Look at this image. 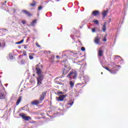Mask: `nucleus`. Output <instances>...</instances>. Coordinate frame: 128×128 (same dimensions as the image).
Masks as SVG:
<instances>
[{
	"instance_id": "6",
	"label": "nucleus",
	"mask_w": 128,
	"mask_h": 128,
	"mask_svg": "<svg viewBox=\"0 0 128 128\" xmlns=\"http://www.w3.org/2000/svg\"><path fill=\"white\" fill-rule=\"evenodd\" d=\"M46 96V92H44L40 96V102H42L44 100V96Z\"/></svg>"
},
{
	"instance_id": "54",
	"label": "nucleus",
	"mask_w": 128,
	"mask_h": 128,
	"mask_svg": "<svg viewBox=\"0 0 128 128\" xmlns=\"http://www.w3.org/2000/svg\"><path fill=\"white\" fill-rule=\"evenodd\" d=\"M80 28H82V26H80Z\"/></svg>"
},
{
	"instance_id": "16",
	"label": "nucleus",
	"mask_w": 128,
	"mask_h": 128,
	"mask_svg": "<svg viewBox=\"0 0 128 128\" xmlns=\"http://www.w3.org/2000/svg\"><path fill=\"white\" fill-rule=\"evenodd\" d=\"M106 22H105L104 23V24L102 26V30L104 32H106Z\"/></svg>"
},
{
	"instance_id": "48",
	"label": "nucleus",
	"mask_w": 128,
	"mask_h": 128,
	"mask_svg": "<svg viewBox=\"0 0 128 128\" xmlns=\"http://www.w3.org/2000/svg\"><path fill=\"white\" fill-rule=\"evenodd\" d=\"M18 48H21L20 46H18Z\"/></svg>"
},
{
	"instance_id": "2",
	"label": "nucleus",
	"mask_w": 128,
	"mask_h": 128,
	"mask_svg": "<svg viewBox=\"0 0 128 128\" xmlns=\"http://www.w3.org/2000/svg\"><path fill=\"white\" fill-rule=\"evenodd\" d=\"M114 62H118V60L120 62V64H124V59L120 57V56H114Z\"/></svg>"
},
{
	"instance_id": "43",
	"label": "nucleus",
	"mask_w": 128,
	"mask_h": 128,
	"mask_svg": "<svg viewBox=\"0 0 128 128\" xmlns=\"http://www.w3.org/2000/svg\"><path fill=\"white\" fill-rule=\"evenodd\" d=\"M116 38L114 39V44H116Z\"/></svg>"
},
{
	"instance_id": "42",
	"label": "nucleus",
	"mask_w": 128,
	"mask_h": 128,
	"mask_svg": "<svg viewBox=\"0 0 128 128\" xmlns=\"http://www.w3.org/2000/svg\"><path fill=\"white\" fill-rule=\"evenodd\" d=\"M56 58H60V56H56Z\"/></svg>"
},
{
	"instance_id": "27",
	"label": "nucleus",
	"mask_w": 128,
	"mask_h": 128,
	"mask_svg": "<svg viewBox=\"0 0 128 128\" xmlns=\"http://www.w3.org/2000/svg\"><path fill=\"white\" fill-rule=\"evenodd\" d=\"M9 58L10 60H14V56L12 54H9Z\"/></svg>"
},
{
	"instance_id": "1",
	"label": "nucleus",
	"mask_w": 128,
	"mask_h": 128,
	"mask_svg": "<svg viewBox=\"0 0 128 128\" xmlns=\"http://www.w3.org/2000/svg\"><path fill=\"white\" fill-rule=\"evenodd\" d=\"M78 76V72L72 70L70 71L69 73V74L68 75L67 77L70 78V80H76V77Z\"/></svg>"
},
{
	"instance_id": "49",
	"label": "nucleus",
	"mask_w": 128,
	"mask_h": 128,
	"mask_svg": "<svg viewBox=\"0 0 128 128\" xmlns=\"http://www.w3.org/2000/svg\"><path fill=\"white\" fill-rule=\"evenodd\" d=\"M41 68H42V65H41Z\"/></svg>"
},
{
	"instance_id": "55",
	"label": "nucleus",
	"mask_w": 128,
	"mask_h": 128,
	"mask_svg": "<svg viewBox=\"0 0 128 128\" xmlns=\"http://www.w3.org/2000/svg\"><path fill=\"white\" fill-rule=\"evenodd\" d=\"M5 3H6V1H5Z\"/></svg>"
},
{
	"instance_id": "13",
	"label": "nucleus",
	"mask_w": 128,
	"mask_h": 128,
	"mask_svg": "<svg viewBox=\"0 0 128 128\" xmlns=\"http://www.w3.org/2000/svg\"><path fill=\"white\" fill-rule=\"evenodd\" d=\"M38 104H40V102L38 100H34L32 102V104H33V106H38Z\"/></svg>"
},
{
	"instance_id": "5",
	"label": "nucleus",
	"mask_w": 128,
	"mask_h": 128,
	"mask_svg": "<svg viewBox=\"0 0 128 128\" xmlns=\"http://www.w3.org/2000/svg\"><path fill=\"white\" fill-rule=\"evenodd\" d=\"M44 78V75L38 76V77L37 78L38 84H42V82Z\"/></svg>"
},
{
	"instance_id": "28",
	"label": "nucleus",
	"mask_w": 128,
	"mask_h": 128,
	"mask_svg": "<svg viewBox=\"0 0 128 128\" xmlns=\"http://www.w3.org/2000/svg\"><path fill=\"white\" fill-rule=\"evenodd\" d=\"M36 2H34V3L30 4V6H36Z\"/></svg>"
},
{
	"instance_id": "22",
	"label": "nucleus",
	"mask_w": 128,
	"mask_h": 128,
	"mask_svg": "<svg viewBox=\"0 0 128 128\" xmlns=\"http://www.w3.org/2000/svg\"><path fill=\"white\" fill-rule=\"evenodd\" d=\"M24 120H32V118L30 116H25Z\"/></svg>"
},
{
	"instance_id": "15",
	"label": "nucleus",
	"mask_w": 128,
	"mask_h": 128,
	"mask_svg": "<svg viewBox=\"0 0 128 128\" xmlns=\"http://www.w3.org/2000/svg\"><path fill=\"white\" fill-rule=\"evenodd\" d=\"M100 38L98 36H97L94 39V42L96 44H100Z\"/></svg>"
},
{
	"instance_id": "8",
	"label": "nucleus",
	"mask_w": 128,
	"mask_h": 128,
	"mask_svg": "<svg viewBox=\"0 0 128 128\" xmlns=\"http://www.w3.org/2000/svg\"><path fill=\"white\" fill-rule=\"evenodd\" d=\"M74 101L72 100H70L68 102V103L66 104V106L67 108H70L72 104H74Z\"/></svg>"
},
{
	"instance_id": "44",
	"label": "nucleus",
	"mask_w": 128,
	"mask_h": 128,
	"mask_svg": "<svg viewBox=\"0 0 128 128\" xmlns=\"http://www.w3.org/2000/svg\"><path fill=\"white\" fill-rule=\"evenodd\" d=\"M0 86H2V82L0 80Z\"/></svg>"
},
{
	"instance_id": "46",
	"label": "nucleus",
	"mask_w": 128,
	"mask_h": 128,
	"mask_svg": "<svg viewBox=\"0 0 128 128\" xmlns=\"http://www.w3.org/2000/svg\"><path fill=\"white\" fill-rule=\"evenodd\" d=\"M0 46H2V43L0 42Z\"/></svg>"
},
{
	"instance_id": "4",
	"label": "nucleus",
	"mask_w": 128,
	"mask_h": 128,
	"mask_svg": "<svg viewBox=\"0 0 128 128\" xmlns=\"http://www.w3.org/2000/svg\"><path fill=\"white\" fill-rule=\"evenodd\" d=\"M121 66L120 65H116L113 68L112 70V74H115L116 72H118V70H120V68Z\"/></svg>"
},
{
	"instance_id": "19",
	"label": "nucleus",
	"mask_w": 128,
	"mask_h": 128,
	"mask_svg": "<svg viewBox=\"0 0 128 128\" xmlns=\"http://www.w3.org/2000/svg\"><path fill=\"white\" fill-rule=\"evenodd\" d=\"M20 102H22V96H20L18 100H17V102H16V106H18Z\"/></svg>"
},
{
	"instance_id": "17",
	"label": "nucleus",
	"mask_w": 128,
	"mask_h": 128,
	"mask_svg": "<svg viewBox=\"0 0 128 128\" xmlns=\"http://www.w3.org/2000/svg\"><path fill=\"white\" fill-rule=\"evenodd\" d=\"M36 19H35L32 22L30 23V26H34V24H36Z\"/></svg>"
},
{
	"instance_id": "26",
	"label": "nucleus",
	"mask_w": 128,
	"mask_h": 128,
	"mask_svg": "<svg viewBox=\"0 0 128 128\" xmlns=\"http://www.w3.org/2000/svg\"><path fill=\"white\" fill-rule=\"evenodd\" d=\"M92 22H94L96 24H98L99 22H98V20H94L92 21Z\"/></svg>"
},
{
	"instance_id": "23",
	"label": "nucleus",
	"mask_w": 128,
	"mask_h": 128,
	"mask_svg": "<svg viewBox=\"0 0 128 128\" xmlns=\"http://www.w3.org/2000/svg\"><path fill=\"white\" fill-rule=\"evenodd\" d=\"M70 84L71 88H74V82H72V81H70Z\"/></svg>"
},
{
	"instance_id": "36",
	"label": "nucleus",
	"mask_w": 128,
	"mask_h": 128,
	"mask_svg": "<svg viewBox=\"0 0 128 128\" xmlns=\"http://www.w3.org/2000/svg\"><path fill=\"white\" fill-rule=\"evenodd\" d=\"M36 46H38V48H40V44H38V43L36 42Z\"/></svg>"
},
{
	"instance_id": "56",
	"label": "nucleus",
	"mask_w": 128,
	"mask_h": 128,
	"mask_svg": "<svg viewBox=\"0 0 128 128\" xmlns=\"http://www.w3.org/2000/svg\"><path fill=\"white\" fill-rule=\"evenodd\" d=\"M101 74H103V73H102V72H101Z\"/></svg>"
},
{
	"instance_id": "37",
	"label": "nucleus",
	"mask_w": 128,
	"mask_h": 128,
	"mask_svg": "<svg viewBox=\"0 0 128 128\" xmlns=\"http://www.w3.org/2000/svg\"><path fill=\"white\" fill-rule=\"evenodd\" d=\"M92 32H96V28H93L92 29Z\"/></svg>"
},
{
	"instance_id": "52",
	"label": "nucleus",
	"mask_w": 128,
	"mask_h": 128,
	"mask_svg": "<svg viewBox=\"0 0 128 128\" xmlns=\"http://www.w3.org/2000/svg\"><path fill=\"white\" fill-rule=\"evenodd\" d=\"M4 4H2V6H4Z\"/></svg>"
},
{
	"instance_id": "40",
	"label": "nucleus",
	"mask_w": 128,
	"mask_h": 128,
	"mask_svg": "<svg viewBox=\"0 0 128 128\" xmlns=\"http://www.w3.org/2000/svg\"><path fill=\"white\" fill-rule=\"evenodd\" d=\"M71 38H72L73 40H74V35H71Z\"/></svg>"
},
{
	"instance_id": "7",
	"label": "nucleus",
	"mask_w": 128,
	"mask_h": 128,
	"mask_svg": "<svg viewBox=\"0 0 128 128\" xmlns=\"http://www.w3.org/2000/svg\"><path fill=\"white\" fill-rule=\"evenodd\" d=\"M66 96V95H60L58 98L56 97L57 100L58 102H62L64 100Z\"/></svg>"
},
{
	"instance_id": "31",
	"label": "nucleus",
	"mask_w": 128,
	"mask_h": 128,
	"mask_svg": "<svg viewBox=\"0 0 128 128\" xmlns=\"http://www.w3.org/2000/svg\"><path fill=\"white\" fill-rule=\"evenodd\" d=\"M42 10V6H40L38 8V10Z\"/></svg>"
},
{
	"instance_id": "35",
	"label": "nucleus",
	"mask_w": 128,
	"mask_h": 128,
	"mask_svg": "<svg viewBox=\"0 0 128 128\" xmlns=\"http://www.w3.org/2000/svg\"><path fill=\"white\" fill-rule=\"evenodd\" d=\"M21 22L22 24H26V20H22Z\"/></svg>"
},
{
	"instance_id": "51",
	"label": "nucleus",
	"mask_w": 128,
	"mask_h": 128,
	"mask_svg": "<svg viewBox=\"0 0 128 128\" xmlns=\"http://www.w3.org/2000/svg\"><path fill=\"white\" fill-rule=\"evenodd\" d=\"M24 56H26V54H24Z\"/></svg>"
},
{
	"instance_id": "10",
	"label": "nucleus",
	"mask_w": 128,
	"mask_h": 128,
	"mask_svg": "<svg viewBox=\"0 0 128 128\" xmlns=\"http://www.w3.org/2000/svg\"><path fill=\"white\" fill-rule=\"evenodd\" d=\"M92 14L94 15V16H100V11L94 10L92 12Z\"/></svg>"
},
{
	"instance_id": "47",
	"label": "nucleus",
	"mask_w": 128,
	"mask_h": 128,
	"mask_svg": "<svg viewBox=\"0 0 128 128\" xmlns=\"http://www.w3.org/2000/svg\"><path fill=\"white\" fill-rule=\"evenodd\" d=\"M2 74V72H0V74ZM0 78H2V76H0Z\"/></svg>"
},
{
	"instance_id": "11",
	"label": "nucleus",
	"mask_w": 128,
	"mask_h": 128,
	"mask_svg": "<svg viewBox=\"0 0 128 128\" xmlns=\"http://www.w3.org/2000/svg\"><path fill=\"white\" fill-rule=\"evenodd\" d=\"M22 12L24 14H26V16H32V14H30V12L26 11V10H22Z\"/></svg>"
},
{
	"instance_id": "25",
	"label": "nucleus",
	"mask_w": 128,
	"mask_h": 128,
	"mask_svg": "<svg viewBox=\"0 0 128 128\" xmlns=\"http://www.w3.org/2000/svg\"><path fill=\"white\" fill-rule=\"evenodd\" d=\"M23 42H24V40H22L20 41L16 42V44H22Z\"/></svg>"
},
{
	"instance_id": "45",
	"label": "nucleus",
	"mask_w": 128,
	"mask_h": 128,
	"mask_svg": "<svg viewBox=\"0 0 128 128\" xmlns=\"http://www.w3.org/2000/svg\"><path fill=\"white\" fill-rule=\"evenodd\" d=\"M24 48H26V45H25Z\"/></svg>"
},
{
	"instance_id": "53",
	"label": "nucleus",
	"mask_w": 128,
	"mask_h": 128,
	"mask_svg": "<svg viewBox=\"0 0 128 128\" xmlns=\"http://www.w3.org/2000/svg\"><path fill=\"white\" fill-rule=\"evenodd\" d=\"M57 2H60V0H58Z\"/></svg>"
},
{
	"instance_id": "58",
	"label": "nucleus",
	"mask_w": 128,
	"mask_h": 128,
	"mask_svg": "<svg viewBox=\"0 0 128 128\" xmlns=\"http://www.w3.org/2000/svg\"><path fill=\"white\" fill-rule=\"evenodd\" d=\"M114 64L113 63V65Z\"/></svg>"
},
{
	"instance_id": "24",
	"label": "nucleus",
	"mask_w": 128,
	"mask_h": 128,
	"mask_svg": "<svg viewBox=\"0 0 128 128\" xmlns=\"http://www.w3.org/2000/svg\"><path fill=\"white\" fill-rule=\"evenodd\" d=\"M19 116H21L23 118V120H24V118L26 117V116H24V114H20Z\"/></svg>"
},
{
	"instance_id": "34",
	"label": "nucleus",
	"mask_w": 128,
	"mask_h": 128,
	"mask_svg": "<svg viewBox=\"0 0 128 128\" xmlns=\"http://www.w3.org/2000/svg\"><path fill=\"white\" fill-rule=\"evenodd\" d=\"M86 84V82L85 81L84 82H82V83H79V84H78V85H80V86H82V84Z\"/></svg>"
},
{
	"instance_id": "50",
	"label": "nucleus",
	"mask_w": 128,
	"mask_h": 128,
	"mask_svg": "<svg viewBox=\"0 0 128 128\" xmlns=\"http://www.w3.org/2000/svg\"><path fill=\"white\" fill-rule=\"evenodd\" d=\"M28 40H29V39L28 38L27 39V42H28Z\"/></svg>"
},
{
	"instance_id": "38",
	"label": "nucleus",
	"mask_w": 128,
	"mask_h": 128,
	"mask_svg": "<svg viewBox=\"0 0 128 128\" xmlns=\"http://www.w3.org/2000/svg\"><path fill=\"white\" fill-rule=\"evenodd\" d=\"M2 30L3 32H8V30H6V28H3V29Z\"/></svg>"
},
{
	"instance_id": "39",
	"label": "nucleus",
	"mask_w": 128,
	"mask_h": 128,
	"mask_svg": "<svg viewBox=\"0 0 128 128\" xmlns=\"http://www.w3.org/2000/svg\"><path fill=\"white\" fill-rule=\"evenodd\" d=\"M50 118H56V116H50Z\"/></svg>"
},
{
	"instance_id": "18",
	"label": "nucleus",
	"mask_w": 128,
	"mask_h": 128,
	"mask_svg": "<svg viewBox=\"0 0 128 128\" xmlns=\"http://www.w3.org/2000/svg\"><path fill=\"white\" fill-rule=\"evenodd\" d=\"M4 92H0V99L4 100Z\"/></svg>"
},
{
	"instance_id": "20",
	"label": "nucleus",
	"mask_w": 128,
	"mask_h": 128,
	"mask_svg": "<svg viewBox=\"0 0 128 128\" xmlns=\"http://www.w3.org/2000/svg\"><path fill=\"white\" fill-rule=\"evenodd\" d=\"M103 54H104V51H102V50H98V56H102Z\"/></svg>"
},
{
	"instance_id": "12",
	"label": "nucleus",
	"mask_w": 128,
	"mask_h": 128,
	"mask_svg": "<svg viewBox=\"0 0 128 128\" xmlns=\"http://www.w3.org/2000/svg\"><path fill=\"white\" fill-rule=\"evenodd\" d=\"M70 72V68H64L63 70V74H66Z\"/></svg>"
},
{
	"instance_id": "33",
	"label": "nucleus",
	"mask_w": 128,
	"mask_h": 128,
	"mask_svg": "<svg viewBox=\"0 0 128 128\" xmlns=\"http://www.w3.org/2000/svg\"><path fill=\"white\" fill-rule=\"evenodd\" d=\"M64 56H66V58H69V60H70V58H68L66 56V54H63L62 55V58H64Z\"/></svg>"
},
{
	"instance_id": "29",
	"label": "nucleus",
	"mask_w": 128,
	"mask_h": 128,
	"mask_svg": "<svg viewBox=\"0 0 128 128\" xmlns=\"http://www.w3.org/2000/svg\"><path fill=\"white\" fill-rule=\"evenodd\" d=\"M29 58L30 60H34V56H32V55H30Z\"/></svg>"
},
{
	"instance_id": "41",
	"label": "nucleus",
	"mask_w": 128,
	"mask_h": 128,
	"mask_svg": "<svg viewBox=\"0 0 128 128\" xmlns=\"http://www.w3.org/2000/svg\"><path fill=\"white\" fill-rule=\"evenodd\" d=\"M103 42H106V38H104L103 39Z\"/></svg>"
},
{
	"instance_id": "3",
	"label": "nucleus",
	"mask_w": 128,
	"mask_h": 128,
	"mask_svg": "<svg viewBox=\"0 0 128 128\" xmlns=\"http://www.w3.org/2000/svg\"><path fill=\"white\" fill-rule=\"evenodd\" d=\"M100 64L102 66H103V68H104L105 70H108V72H110V74H112V70L110 69V68H108V67L104 66V64H105L104 58H102V60H100Z\"/></svg>"
},
{
	"instance_id": "32",
	"label": "nucleus",
	"mask_w": 128,
	"mask_h": 128,
	"mask_svg": "<svg viewBox=\"0 0 128 128\" xmlns=\"http://www.w3.org/2000/svg\"><path fill=\"white\" fill-rule=\"evenodd\" d=\"M81 50H82V52H84V50H86V48L84 47H82Z\"/></svg>"
},
{
	"instance_id": "57",
	"label": "nucleus",
	"mask_w": 128,
	"mask_h": 128,
	"mask_svg": "<svg viewBox=\"0 0 128 128\" xmlns=\"http://www.w3.org/2000/svg\"><path fill=\"white\" fill-rule=\"evenodd\" d=\"M124 10H126V7L124 8Z\"/></svg>"
},
{
	"instance_id": "9",
	"label": "nucleus",
	"mask_w": 128,
	"mask_h": 128,
	"mask_svg": "<svg viewBox=\"0 0 128 128\" xmlns=\"http://www.w3.org/2000/svg\"><path fill=\"white\" fill-rule=\"evenodd\" d=\"M36 70L38 76H42V70L39 68H38V64L36 65Z\"/></svg>"
},
{
	"instance_id": "30",
	"label": "nucleus",
	"mask_w": 128,
	"mask_h": 128,
	"mask_svg": "<svg viewBox=\"0 0 128 128\" xmlns=\"http://www.w3.org/2000/svg\"><path fill=\"white\" fill-rule=\"evenodd\" d=\"M58 94H64V92H58Z\"/></svg>"
},
{
	"instance_id": "14",
	"label": "nucleus",
	"mask_w": 128,
	"mask_h": 128,
	"mask_svg": "<svg viewBox=\"0 0 128 128\" xmlns=\"http://www.w3.org/2000/svg\"><path fill=\"white\" fill-rule=\"evenodd\" d=\"M108 10H106L102 12V14L103 16L102 18H104L106 16V15L108 14Z\"/></svg>"
},
{
	"instance_id": "21",
	"label": "nucleus",
	"mask_w": 128,
	"mask_h": 128,
	"mask_svg": "<svg viewBox=\"0 0 128 128\" xmlns=\"http://www.w3.org/2000/svg\"><path fill=\"white\" fill-rule=\"evenodd\" d=\"M70 55L72 56H74V57L78 55V53L74 52H70Z\"/></svg>"
}]
</instances>
